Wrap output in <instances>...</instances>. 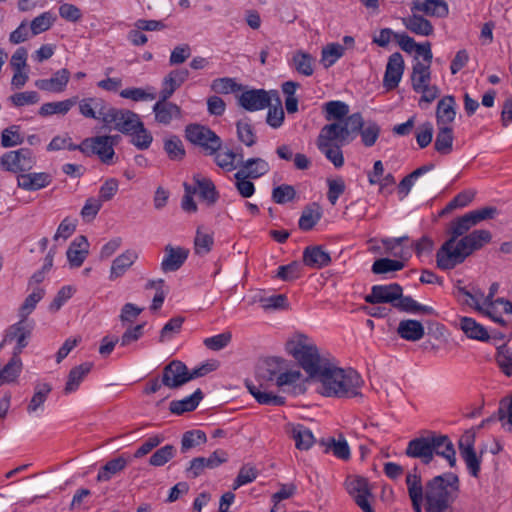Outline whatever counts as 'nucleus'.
<instances>
[{"mask_svg":"<svg viewBox=\"0 0 512 512\" xmlns=\"http://www.w3.org/2000/svg\"><path fill=\"white\" fill-rule=\"evenodd\" d=\"M130 135L132 136V144L140 150L148 149L153 140L151 133L144 128L142 122L141 125H137V129L132 131Z\"/></svg>","mask_w":512,"mask_h":512,"instance_id":"nucleus-60","label":"nucleus"},{"mask_svg":"<svg viewBox=\"0 0 512 512\" xmlns=\"http://www.w3.org/2000/svg\"><path fill=\"white\" fill-rule=\"evenodd\" d=\"M456 296L462 305H466L480 312V299L478 294L467 287H457Z\"/></svg>","mask_w":512,"mask_h":512,"instance_id":"nucleus-63","label":"nucleus"},{"mask_svg":"<svg viewBox=\"0 0 512 512\" xmlns=\"http://www.w3.org/2000/svg\"><path fill=\"white\" fill-rule=\"evenodd\" d=\"M286 350L298 361L311 380H314L321 372L322 367L330 362L328 358L319 353L315 343L303 334L288 341Z\"/></svg>","mask_w":512,"mask_h":512,"instance_id":"nucleus-2","label":"nucleus"},{"mask_svg":"<svg viewBox=\"0 0 512 512\" xmlns=\"http://www.w3.org/2000/svg\"><path fill=\"white\" fill-rule=\"evenodd\" d=\"M89 243L85 236L76 237L70 244L66 255L71 267H80L88 255Z\"/></svg>","mask_w":512,"mask_h":512,"instance_id":"nucleus-31","label":"nucleus"},{"mask_svg":"<svg viewBox=\"0 0 512 512\" xmlns=\"http://www.w3.org/2000/svg\"><path fill=\"white\" fill-rule=\"evenodd\" d=\"M0 163L6 170L16 173L32 169L34 161L29 149H19L5 153Z\"/></svg>","mask_w":512,"mask_h":512,"instance_id":"nucleus-16","label":"nucleus"},{"mask_svg":"<svg viewBox=\"0 0 512 512\" xmlns=\"http://www.w3.org/2000/svg\"><path fill=\"white\" fill-rule=\"evenodd\" d=\"M214 155L216 164L228 172L233 171L237 166H240L241 153L226 150L221 152L217 151Z\"/></svg>","mask_w":512,"mask_h":512,"instance_id":"nucleus-51","label":"nucleus"},{"mask_svg":"<svg viewBox=\"0 0 512 512\" xmlns=\"http://www.w3.org/2000/svg\"><path fill=\"white\" fill-rule=\"evenodd\" d=\"M185 136L191 143L203 148L206 155H214L222 146L220 137L214 131L199 124L186 126Z\"/></svg>","mask_w":512,"mask_h":512,"instance_id":"nucleus-5","label":"nucleus"},{"mask_svg":"<svg viewBox=\"0 0 512 512\" xmlns=\"http://www.w3.org/2000/svg\"><path fill=\"white\" fill-rule=\"evenodd\" d=\"M51 391L52 387L48 383L36 384L34 394L27 406V411L33 413L42 407Z\"/></svg>","mask_w":512,"mask_h":512,"instance_id":"nucleus-48","label":"nucleus"},{"mask_svg":"<svg viewBox=\"0 0 512 512\" xmlns=\"http://www.w3.org/2000/svg\"><path fill=\"white\" fill-rule=\"evenodd\" d=\"M70 79V72L63 68L56 71L50 79H39L35 86L42 90L54 93H60L65 90Z\"/></svg>","mask_w":512,"mask_h":512,"instance_id":"nucleus-29","label":"nucleus"},{"mask_svg":"<svg viewBox=\"0 0 512 512\" xmlns=\"http://www.w3.org/2000/svg\"><path fill=\"white\" fill-rule=\"evenodd\" d=\"M402 22L406 29L416 35L430 36L434 32L431 22L422 15L416 14V12H413L412 15L403 18Z\"/></svg>","mask_w":512,"mask_h":512,"instance_id":"nucleus-37","label":"nucleus"},{"mask_svg":"<svg viewBox=\"0 0 512 512\" xmlns=\"http://www.w3.org/2000/svg\"><path fill=\"white\" fill-rule=\"evenodd\" d=\"M455 99L453 96H445L437 104V123L438 125L447 126L455 119Z\"/></svg>","mask_w":512,"mask_h":512,"instance_id":"nucleus-41","label":"nucleus"},{"mask_svg":"<svg viewBox=\"0 0 512 512\" xmlns=\"http://www.w3.org/2000/svg\"><path fill=\"white\" fill-rule=\"evenodd\" d=\"M394 307L400 311H404L407 313L425 314V315L434 314V309L432 307L421 305L417 301H415L412 297L403 296V294L401 295L400 298H398L397 302L394 303Z\"/></svg>","mask_w":512,"mask_h":512,"instance_id":"nucleus-43","label":"nucleus"},{"mask_svg":"<svg viewBox=\"0 0 512 512\" xmlns=\"http://www.w3.org/2000/svg\"><path fill=\"white\" fill-rule=\"evenodd\" d=\"M411 11L438 18H445L449 14L448 4L443 0H413Z\"/></svg>","mask_w":512,"mask_h":512,"instance_id":"nucleus-27","label":"nucleus"},{"mask_svg":"<svg viewBox=\"0 0 512 512\" xmlns=\"http://www.w3.org/2000/svg\"><path fill=\"white\" fill-rule=\"evenodd\" d=\"M345 48L339 43H331L323 47L321 63L325 68L332 66L344 54Z\"/></svg>","mask_w":512,"mask_h":512,"instance_id":"nucleus-55","label":"nucleus"},{"mask_svg":"<svg viewBox=\"0 0 512 512\" xmlns=\"http://www.w3.org/2000/svg\"><path fill=\"white\" fill-rule=\"evenodd\" d=\"M17 181L19 187L34 191L46 187L50 183V178L46 173H31L18 176Z\"/></svg>","mask_w":512,"mask_h":512,"instance_id":"nucleus-42","label":"nucleus"},{"mask_svg":"<svg viewBox=\"0 0 512 512\" xmlns=\"http://www.w3.org/2000/svg\"><path fill=\"white\" fill-rule=\"evenodd\" d=\"M397 333L402 339L416 342L423 338L425 329L420 321L406 319L399 322Z\"/></svg>","mask_w":512,"mask_h":512,"instance_id":"nucleus-36","label":"nucleus"},{"mask_svg":"<svg viewBox=\"0 0 512 512\" xmlns=\"http://www.w3.org/2000/svg\"><path fill=\"white\" fill-rule=\"evenodd\" d=\"M330 262V254L322 246H308L303 251V263L310 268L320 269Z\"/></svg>","mask_w":512,"mask_h":512,"instance_id":"nucleus-33","label":"nucleus"},{"mask_svg":"<svg viewBox=\"0 0 512 512\" xmlns=\"http://www.w3.org/2000/svg\"><path fill=\"white\" fill-rule=\"evenodd\" d=\"M189 71L185 68L172 70L162 82L160 96L171 97L173 93L188 79Z\"/></svg>","mask_w":512,"mask_h":512,"instance_id":"nucleus-34","label":"nucleus"},{"mask_svg":"<svg viewBox=\"0 0 512 512\" xmlns=\"http://www.w3.org/2000/svg\"><path fill=\"white\" fill-rule=\"evenodd\" d=\"M241 85L232 78H217L212 81L211 89L219 94H228L241 90Z\"/></svg>","mask_w":512,"mask_h":512,"instance_id":"nucleus-64","label":"nucleus"},{"mask_svg":"<svg viewBox=\"0 0 512 512\" xmlns=\"http://www.w3.org/2000/svg\"><path fill=\"white\" fill-rule=\"evenodd\" d=\"M431 73L430 64H424L417 61L412 68L411 82L415 91H419L423 86L430 83Z\"/></svg>","mask_w":512,"mask_h":512,"instance_id":"nucleus-45","label":"nucleus"},{"mask_svg":"<svg viewBox=\"0 0 512 512\" xmlns=\"http://www.w3.org/2000/svg\"><path fill=\"white\" fill-rule=\"evenodd\" d=\"M321 218V211L317 204H312L304 208L299 219V228L304 231L311 230Z\"/></svg>","mask_w":512,"mask_h":512,"instance_id":"nucleus-50","label":"nucleus"},{"mask_svg":"<svg viewBox=\"0 0 512 512\" xmlns=\"http://www.w3.org/2000/svg\"><path fill=\"white\" fill-rule=\"evenodd\" d=\"M404 72V60L399 52L390 55L386 65V70L383 78V86L387 90L395 89Z\"/></svg>","mask_w":512,"mask_h":512,"instance_id":"nucleus-21","label":"nucleus"},{"mask_svg":"<svg viewBox=\"0 0 512 512\" xmlns=\"http://www.w3.org/2000/svg\"><path fill=\"white\" fill-rule=\"evenodd\" d=\"M22 368V362L17 353L13 354L11 360L4 366L0 372V385L13 382L19 375Z\"/></svg>","mask_w":512,"mask_h":512,"instance_id":"nucleus-53","label":"nucleus"},{"mask_svg":"<svg viewBox=\"0 0 512 512\" xmlns=\"http://www.w3.org/2000/svg\"><path fill=\"white\" fill-rule=\"evenodd\" d=\"M480 222V209L473 210L450 223L448 233L450 237L464 236L472 227Z\"/></svg>","mask_w":512,"mask_h":512,"instance_id":"nucleus-28","label":"nucleus"},{"mask_svg":"<svg viewBox=\"0 0 512 512\" xmlns=\"http://www.w3.org/2000/svg\"><path fill=\"white\" fill-rule=\"evenodd\" d=\"M284 363L285 361L281 358H267L257 370V379L260 382L259 385L256 386L254 384L247 383L249 392L259 404L271 406H282L285 404L284 397L266 391V387L263 383L273 382L277 379L280 371L284 369Z\"/></svg>","mask_w":512,"mask_h":512,"instance_id":"nucleus-4","label":"nucleus"},{"mask_svg":"<svg viewBox=\"0 0 512 512\" xmlns=\"http://www.w3.org/2000/svg\"><path fill=\"white\" fill-rule=\"evenodd\" d=\"M458 478L453 473L434 477L425 486L426 512H453Z\"/></svg>","mask_w":512,"mask_h":512,"instance_id":"nucleus-1","label":"nucleus"},{"mask_svg":"<svg viewBox=\"0 0 512 512\" xmlns=\"http://www.w3.org/2000/svg\"><path fill=\"white\" fill-rule=\"evenodd\" d=\"M239 105L247 111H257L270 106L271 99L263 89L243 92L238 98Z\"/></svg>","mask_w":512,"mask_h":512,"instance_id":"nucleus-23","label":"nucleus"},{"mask_svg":"<svg viewBox=\"0 0 512 512\" xmlns=\"http://www.w3.org/2000/svg\"><path fill=\"white\" fill-rule=\"evenodd\" d=\"M433 167V164L423 165L414 170L409 175L405 176L398 185L399 193H402L404 196H407L414 184V181L423 174H425L426 172L432 170Z\"/></svg>","mask_w":512,"mask_h":512,"instance_id":"nucleus-58","label":"nucleus"},{"mask_svg":"<svg viewBox=\"0 0 512 512\" xmlns=\"http://www.w3.org/2000/svg\"><path fill=\"white\" fill-rule=\"evenodd\" d=\"M109 108V104L98 97L84 98L79 101V111L86 118L97 119L104 122V117Z\"/></svg>","mask_w":512,"mask_h":512,"instance_id":"nucleus-25","label":"nucleus"},{"mask_svg":"<svg viewBox=\"0 0 512 512\" xmlns=\"http://www.w3.org/2000/svg\"><path fill=\"white\" fill-rule=\"evenodd\" d=\"M228 460L227 452L223 450L214 451L209 457H196L191 460L187 473L196 478L201 475L205 468L214 469Z\"/></svg>","mask_w":512,"mask_h":512,"instance_id":"nucleus-20","label":"nucleus"},{"mask_svg":"<svg viewBox=\"0 0 512 512\" xmlns=\"http://www.w3.org/2000/svg\"><path fill=\"white\" fill-rule=\"evenodd\" d=\"M314 58L302 50L296 51L292 56V65L295 70L304 76H311L314 72Z\"/></svg>","mask_w":512,"mask_h":512,"instance_id":"nucleus-47","label":"nucleus"},{"mask_svg":"<svg viewBox=\"0 0 512 512\" xmlns=\"http://www.w3.org/2000/svg\"><path fill=\"white\" fill-rule=\"evenodd\" d=\"M164 150L171 160L179 161L185 156V149L181 139L177 136H171L164 141Z\"/></svg>","mask_w":512,"mask_h":512,"instance_id":"nucleus-59","label":"nucleus"},{"mask_svg":"<svg viewBox=\"0 0 512 512\" xmlns=\"http://www.w3.org/2000/svg\"><path fill=\"white\" fill-rule=\"evenodd\" d=\"M450 237L437 252V266L443 270L453 269L462 263L480 244V232L474 230L469 235Z\"/></svg>","mask_w":512,"mask_h":512,"instance_id":"nucleus-3","label":"nucleus"},{"mask_svg":"<svg viewBox=\"0 0 512 512\" xmlns=\"http://www.w3.org/2000/svg\"><path fill=\"white\" fill-rule=\"evenodd\" d=\"M467 338L480 340V324L470 317H460L459 323L456 325Z\"/></svg>","mask_w":512,"mask_h":512,"instance_id":"nucleus-61","label":"nucleus"},{"mask_svg":"<svg viewBox=\"0 0 512 512\" xmlns=\"http://www.w3.org/2000/svg\"><path fill=\"white\" fill-rule=\"evenodd\" d=\"M165 256L161 262L163 272H174L181 268L186 261L189 250L183 247H174L168 244L164 248Z\"/></svg>","mask_w":512,"mask_h":512,"instance_id":"nucleus-24","label":"nucleus"},{"mask_svg":"<svg viewBox=\"0 0 512 512\" xmlns=\"http://www.w3.org/2000/svg\"><path fill=\"white\" fill-rule=\"evenodd\" d=\"M27 319L21 318L19 322L10 326L8 329L4 342H12L16 341L17 346L15 348L14 353H21L22 349L27 345V337L30 336L31 328L26 322Z\"/></svg>","mask_w":512,"mask_h":512,"instance_id":"nucleus-30","label":"nucleus"},{"mask_svg":"<svg viewBox=\"0 0 512 512\" xmlns=\"http://www.w3.org/2000/svg\"><path fill=\"white\" fill-rule=\"evenodd\" d=\"M213 243V235L211 233L204 232L202 227H198L194 239L195 253L200 256L208 254L212 249Z\"/></svg>","mask_w":512,"mask_h":512,"instance_id":"nucleus-54","label":"nucleus"},{"mask_svg":"<svg viewBox=\"0 0 512 512\" xmlns=\"http://www.w3.org/2000/svg\"><path fill=\"white\" fill-rule=\"evenodd\" d=\"M286 432L295 441V446L300 450H308L315 442L313 433L301 424H289L286 428Z\"/></svg>","mask_w":512,"mask_h":512,"instance_id":"nucleus-35","label":"nucleus"},{"mask_svg":"<svg viewBox=\"0 0 512 512\" xmlns=\"http://www.w3.org/2000/svg\"><path fill=\"white\" fill-rule=\"evenodd\" d=\"M76 103L77 97H72L59 102L44 103L39 109V114L43 117L53 114L65 115Z\"/></svg>","mask_w":512,"mask_h":512,"instance_id":"nucleus-46","label":"nucleus"},{"mask_svg":"<svg viewBox=\"0 0 512 512\" xmlns=\"http://www.w3.org/2000/svg\"><path fill=\"white\" fill-rule=\"evenodd\" d=\"M337 389L329 387V393L334 394V398H355L362 397L361 388L364 380L354 369H345Z\"/></svg>","mask_w":512,"mask_h":512,"instance_id":"nucleus-7","label":"nucleus"},{"mask_svg":"<svg viewBox=\"0 0 512 512\" xmlns=\"http://www.w3.org/2000/svg\"><path fill=\"white\" fill-rule=\"evenodd\" d=\"M402 293L403 288L397 283L374 285L371 288V293L366 295L364 299L369 304L390 303L394 306Z\"/></svg>","mask_w":512,"mask_h":512,"instance_id":"nucleus-17","label":"nucleus"},{"mask_svg":"<svg viewBox=\"0 0 512 512\" xmlns=\"http://www.w3.org/2000/svg\"><path fill=\"white\" fill-rule=\"evenodd\" d=\"M334 129V126H323L317 137L316 145L336 168H340L344 165L341 147L345 144L340 143L337 141V138L334 137Z\"/></svg>","mask_w":512,"mask_h":512,"instance_id":"nucleus-6","label":"nucleus"},{"mask_svg":"<svg viewBox=\"0 0 512 512\" xmlns=\"http://www.w3.org/2000/svg\"><path fill=\"white\" fill-rule=\"evenodd\" d=\"M499 289L498 283H493L490 286L489 294L485 297L484 306L485 309L482 308V314L485 313L488 317L498 323H504L501 312L512 314V303L504 298H497L493 300V296L497 293Z\"/></svg>","mask_w":512,"mask_h":512,"instance_id":"nucleus-11","label":"nucleus"},{"mask_svg":"<svg viewBox=\"0 0 512 512\" xmlns=\"http://www.w3.org/2000/svg\"><path fill=\"white\" fill-rule=\"evenodd\" d=\"M345 369L336 366L333 362H329L328 365L323 366L321 372L313 380L319 385L317 392L325 397H333V393H329V387L337 389V385L342 379V375Z\"/></svg>","mask_w":512,"mask_h":512,"instance_id":"nucleus-12","label":"nucleus"},{"mask_svg":"<svg viewBox=\"0 0 512 512\" xmlns=\"http://www.w3.org/2000/svg\"><path fill=\"white\" fill-rule=\"evenodd\" d=\"M168 99L169 97L159 95V100L153 106L156 122L163 125H169L173 119H180L182 116L181 108Z\"/></svg>","mask_w":512,"mask_h":512,"instance_id":"nucleus-22","label":"nucleus"},{"mask_svg":"<svg viewBox=\"0 0 512 512\" xmlns=\"http://www.w3.org/2000/svg\"><path fill=\"white\" fill-rule=\"evenodd\" d=\"M408 457L419 459L423 464L431 463V454H429V431L408 442L405 450Z\"/></svg>","mask_w":512,"mask_h":512,"instance_id":"nucleus-26","label":"nucleus"},{"mask_svg":"<svg viewBox=\"0 0 512 512\" xmlns=\"http://www.w3.org/2000/svg\"><path fill=\"white\" fill-rule=\"evenodd\" d=\"M188 382L187 366L183 362L173 360L163 368L162 384L164 386L177 389Z\"/></svg>","mask_w":512,"mask_h":512,"instance_id":"nucleus-18","label":"nucleus"},{"mask_svg":"<svg viewBox=\"0 0 512 512\" xmlns=\"http://www.w3.org/2000/svg\"><path fill=\"white\" fill-rule=\"evenodd\" d=\"M111 139L107 136L86 138L82 141L81 152L95 154L103 163L109 164L114 156Z\"/></svg>","mask_w":512,"mask_h":512,"instance_id":"nucleus-13","label":"nucleus"},{"mask_svg":"<svg viewBox=\"0 0 512 512\" xmlns=\"http://www.w3.org/2000/svg\"><path fill=\"white\" fill-rule=\"evenodd\" d=\"M494 340L497 349L496 361L502 370L507 375H512V352L506 346V340L502 333H496L493 337L490 336L488 331L482 327V342Z\"/></svg>","mask_w":512,"mask_h":512,"instance_id":"nucleus-14","label":"nucleus"},{"mask_svg":"<svg viewBox=\"0 0 512 512\" xmlns=\"http://www.w3.org/2000/svg\"><path fill=\"white\" fill-rule=\"evenodd\" d=\"M128 464V460L123 457L119 456L117 458H114L110 461H108L104 466H102L98 472L97 475V481L98 482H106L109 481L112 476L116 475L117 473L121 472L126 468Z\"/></svg>","mask_w":512,"mask_h":512,"instance_id":"nucleus-44","label":"nucleus"},{"mask_svg":"<svg viewBox=\"0 0 512 512\" xmlns=\"http://www.w3.org/2000/svg\"><path fill=\"white\" fill-rule=\"evenodd\" d=\"M453 134L449 126L439 127L435 140V150L441 154H449L452 151Z\"/></svg>","mask_w":512,"mask_h":512,"instance_id":"nucleus-52","label":"nucleus"},{"mask_svg":"<svg viewBox=\"0 0 512 512\" xmlns=\"http://www.w3.org/2000/svg\"><path fill=\"white\" fill-rule=\"evenodd\" d=\"M138 254L136 251L128 249L118 255L113 261L110 268L109 279L116 280L122 277L127 270L136 262Z\"/></svg>","mask_w":512,"mask_h":512,"instance_id":"nucleus-32","label":"nucleus"},{"mask_svg":"<svg viewBox=\"0 0 512 512\" xmlns=\"http://www.w3.org/2000/svg\"><path fill=\"white\" fill-rule=\"evenodd\" d=\"M202 399H203V393L200 389H197L190 396H187L181 400L172 401L169 405V410L173 414L181 415L185 412H190V411L195 410Z\"/></svg>","mask_w":512,"mask_h":512,"instance_id":"nucleus-40","label":"nucleus"},{"mask_svg":"<svg viewBox=\"0 0 512 512\" xmlns=\"http://www.w3.org/2000/svg\"><path fill=\"white\" fill-rule=\"evenodd\" d=\"M346 490L363 512H374L369 499L372 497L367 479L349 476L345 482Z\"/></svg>","mask_w":512,"mask_h":512,"instance_id":"nucleus-9","label":"nucleus"},{"mask_svg":"<svg viewBox=\"0 0 512 512\" xmlns=\"http://www.w3.org/2000/svg\"><path fill=\"white\" fill-rule=\"evenodd\" d=\"M175 453L176 448L173 445H165L151 455L149 464L156 467L163 466L175 456Z\"/></svg>","mask_w":512,"mask_h":512,"instance_id":"nucleus-62","label":"nucleus"},{"mask_svg":"<svg viewBox=\"0 0 512 512\" xmlns=\"http://www.w3.org/2000/svg\"><path fill=\"white\" fill-rule=\"evenodd\" d=\"M364 125L362 116L359 113H354L348 116L343 123H331L326 126H334V137L337 138L342 144L350 143L355 136L360 132Z\"/></svg>","mask_w":512,"mask_h":512,"instance_id":"nucleus-15","label":"nucleus"},{"mask_svg":"<svg viewBox=\"0 0 512 512\" xmlns=\"http://www.w3.org/2000/svg\"><path fill=\"white\" fill-rule=\"evenodd\" d=\"M206 434L201 430H190L183 434L181 439V450L186 452L194 447L206 443Z\"/></svg>","mask_w":512,"mask_h":512,"instance_id":"nucleus-56","label":"nucleus"},{"mask_svg":"<svg viewBox=\"0 0 512 512\" xmlns=\"http://www.w3.org/2000/svg\"><path fill=\"white\" fill-rule=\"evenodd\" d=\"M476 439V432L473 428L466 430L460 437L458 445L462 458L467 464L468 469L473 476H477L478 472V459L474 450V443Z\"/></svg>","mask_w":512,"mask_h":512,"instance_id":"nucleus-19","label":"nucleus"},{"mask_svg":"<svg viewBox=\"0 0 512 512\" xmlns=\"http://www.w3.org/2000/svg\"><path fill=\"white\" fill-rule=\"evenodd\" d=\"M45 291L43 288L36 287L31 294H29L19 309L20 318L27 319L28 315L35 309L37 303L44 297Z\"/></svg>","mask_w":512,"mask_h":512,"instance_id":"nucleus-57","label":"nucleus"},{"mask_svg":"<svg viewBox=\"0 0 512 512\" xmlns=\"http://www.w3.org/2000/svg\"><path fill=\"white\" fill-rule=\"evenodd\" d=\"M240 172H244L249 178L257 179L268 173L270 166L268 162L262 158H249L243 160V155H240Z\"/></svg>","mask_w":512,"mask_h":512,"instance_id":"nucleus-38","label":"nucleus"},{"mask_svg":"<svg viewBox=\"0 0 512 512\" xmlns=\"http://www.w3.org/2000/svg\"><path fill=\"white\" fill-rule=\"evenodd\" d=\"M92 366V363L85 362L76 367H73L68 374V379L64 388V393L70 394L75 392L79 388L84 378L91 371Z\"/></svg>","mask_w":512,"mask_h":512,"instance_id":"nucleus-39","label":"nucleus"},{"mask_svg":"<svg viewBox=\"0 0 512 512\" xmlns=\"http://www.w3.org/2000/svg\"><path fill=\"white\" fill-rule=\"evenodd\" d=\"M105 125H113L114 128L124 134H130L141 125L138 115L130 110H120L109 105L104 117Z\"/></svg>","mask_w":512,"mask_h":512,"instance_id":"nucleus-8","label":"nucleus"},{"mask_svg":"<svg viewBox=\"0 0 512 512\" xmlns=\"http://www.w3.org/2000/svg\"><path fill=\"white\" fill-rule=\"evenodd\" d=\"M238 140L247 147H252L257 142L255 130L248 119L239 120L236 123Z\"/></svg>","mask_w":512,"mask_h":512,"instance_id":"nucleus-49","label":"nucleus"},{"mask_svg":"<svg viewBox=\"0 0 512 512\" xmlns=\"http://www.w3.org/2000/svg\"><path fill=\"white\" fill-rule=\"evenodd\" d=\"M429 454H431V461L437 455L446 459L450 467L456 464V451L447 435L429 431Z\"/></svg>","mask_w":512,"mask_h":512,"instance_id":"nucleus-10","label":"nucleus"}]
</instances>
